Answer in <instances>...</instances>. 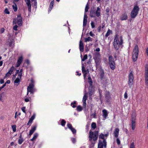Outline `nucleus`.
<instances>
[{"label": "nucleus", "instance_id": "nucleus-1", "mask_svg": "<svg viewBox=\"0 0 148 148\" xmlns=\"http://www.w3.org/2000/svg\"><path fill=\"white\" fill-rule=\"evenodd\" d=\"M98 135V132L97 131L95 132L94 133L93 132H90L88 138L89 140L91 142V144L90 145V147H92L94 146L97 139Z\"/></svg>", "mask_w": 148, "mask_h": 148}, {"label": "nucleus", "instance_id": "nucleus-2", "mask_svg": "<svg viewBox=\"0 0 148 148\" xmlns=\"http://www.w3.org/2000/svg\"><path fill=\"white\" fill-rule=\"evenodd\" d=\"M118 35H116L114 37V48L116 50L119 49L121 45L123 43V40L122 37L120 36L118 37Z\"/></svg>", "mask_w": 148, "mask_h": 148}, {"label": "nucleus", "instance_id": "nucleus-3", "mask_svg": "<svg viewBox=\"0 0 148 148\" xmlns=\"http://www.w3.org/2000/svg\"><path fill=\"white\" fill-rule=\"evenodd\" d=\"M139 10V8L137 4L134 5L133 9L131 12L130 16L132 18H134L137 15Z\"/></svg>", "mask_w": 148, "mask_h": 148}, {"label": "nucleus", "instance_id": "nucleus-4", "mask_svg": "<svg viewBox=\"0 0 148 148\" xmlns=\"http://www.w3.org/2000/svg\"><path fill=\"white\" fill-rule=\"evenodd\" d=\"M139 53L138 48V45H136L133 49L132 53L133 60L135 62L137 60Z\"/></svg>", "mask_w": 148, "mask_h": 148}, {"label": "nucleus", "instance_id": "nucleus-5", "mask_svg": "<svg viewBox=\"0 0 148 148\" xmlns=\"http://www.w3.org/2000/svg\"><path fill=\"white\" fill-rule=\"evenodd\" d=\"M108 63L111 69L113 70L115 68V63L114 59L112 56H110L108 58Z\"/></svg>", "mask_w": 148, "mask_h": 148}, {"label": "nucleus", "instance_id": "nucleus-6", "mask_svg": "<svg viewBox=\"0 0 148 148\" xmlns=\"http://www.w3.org/2000/svg\"><path fill=\"white\" fill-rule=\"evenodd\" d=\"M107 142L106 140H101L99 139L97 148H106Z\"/></svg>", "mask_w": 148, "mask_h": 148}, {"label": "nucleus", "instance_id": "nucleus-7", "mask_svg": "<svg viewBox=\"0 0 148 148\" xmlns=\"http://www.w3.org/2000/svg\"><path fill=\"white\" fill-rule=\"evenodd\" d=\"M22 19L20 15H18L17 17L14 19L13 21V24H17L19 26L22 25Z\"/></svg>", "mask_w": 148, "mask_h": 148}, {"label": "nucleus", "instance_id": "nucleus-8", "mask_svg": "<svg viewBox=\"0 0 148 148\" xmlns=\"http://www.w3.org/2000/svg\"><path fill=\"white\" fill-rule=\"evenodd\" d=\"M34 85L33 82V81L32 79L31 80V83L29 84V86L27 88V93L28 95L29 92H30L31 93H33L34 92Z\"/></svg>", "mask_w": 148, "mask_h": 148}, {"label": "nucleus", "instance_id": "nucleus-9", "mask_svg": "<svg viewBox=\"0 0 148 148\" xmlns=\"http://www.w3.org/2000/svg\"><path fill=\"white\" fill-rule=\"evenodd\" d=\"M134 79V75L132 72V71L128 75V83L129 88H131L132 85L133 84Z\"/></svg>", "mask_w": 148, "mask_h": 148}, {"label": "nucleus", "instance_id": "nucleus-10", "mask_svg": "<svg viewBox=\"0 0 148 148\" xmlns=\"http://www.w3.org/2000/svg\"><path fill=\"white\" fill-rule=\"evenodd\" d=\"M145 84L148 88V65H146L145 67Z\"/></svg>", "mask_w": 148, "mask_h": 148}, {"label": "nucleus", "instance_id": "nucleus-11", "mask_svg": "<svg viewBox=\"0 0 148 148\" xmlns=\"http://www.w3.org/2000/svg\"><path fill=\"white\" fill-rule=\"evenodd\" d=\"M100 54L99 52L95 53L94 59L97 65H98L101 62Z\"/></svg>", "mask_w": 148, "mask_h": 148}, {"label": "nucleus", "instance_id": "nucleus-12", "mask_svg": "<svg viewBox=\"0 0 148 148\" xmlns=\"http://www.w3.org/2000/svg\"><path fill=\"white\" fill-rule=\"evenodd\" d=\"M105 97L106 102L109 103L112 99L110 92L108 91H106L105 93Z\"/></svg>", "mask_w": 148, "mask_h": 148}, {"label": "nucleus", "instance_id": "nucleus-13", "mask_svg": "<svg viewBox=\"0 0 148 148\" xmlns=\"http://www.w3.org/2000/svg\"><path fill=\"white\" fill-rule=\"evenodd\" d=\"M22 75V73H21L18 74L17 77L14 81V83L15 84V85H16V86L18 85L20 82Z\"/></svg>", "mask_w": 148, "mask_h": 148}, {"label": "nucleus", "instance_id": "nucleus-14", "mask_svg": "<svg viewBox=\"0 0 148 148\" xmlns=\"http://www.w3.org/2000/svg\"><path fill=\"white\" fill-rule=\"evenodd\" d=\"M87 93H85L83 98L82 101L83 103V106L84 108H86V101L87 99Z\"/></svg>", "mask_w": 148, "mask_h": 148}, {"label": "nucleus", "instance_id": "nucleus-15", "mask_svg": "<svg viewBox=\"0 0 148 148\" xmlns=\"http://www.w3.org/2000/svg\"><path fill=\"white\" fill-rule=\"evenodd\" d=\"M82 73L84 74V77L85 78L86 77L87 73L89 72L88 69L87 70L85 69L84 64L83 63H82Z\"/></svg>", "mask_w": 148, "mask_h": 148}, {"label": "nucleus", "instance_id": "nucleus-16", "mask_svg": "<svg viewBox=\"0 0 148 148\" xmlns=\"http://www.w3.org/2000/svg\"><path fill=\"white\" fill-rule=\"evenodd\" d=\"M108 136V134H104L101 133L99 136V139L101 140H106Z\"/></svg>", "mask_w": 148, "mask_h": 148}, {"label": "nucleus", "instance_id": "nucleus-17", "mask_svg": "<svg viewBox=\"0 0 148 148\" xmlns=\"http://www.w3.org/2000/svg\"><path fill=\"white\" fill-rule=\"evenodd\" d=\"M14 69V67L12 66L10 69L9 71L6 73L5 75V77H7L9 76L12 73Z\"/></svg>", "mask_w": 148, "mask_h": 148}, {"label": "nucleus", "instance_id": "nucleus-18", "mask_svg": "<svg viewBox=\"0 0 148 148\" xmlns=\"http://www.w3.org/2000/svg\"><path fill=\"white\" fill-rule=\"evenodd\" d=\"M67 126L72 131L73 134H75L76 133V130L73 128L72 126V125L70 123H68Z\"/></svg>", "mask_w": 148, "mask_h": 148}, {"label": "nucleus", "instance_id": "nucleus-19", "mask_svg": "<svg viewBox=\"0 0 148 148\" xmlns=\"http://www.w3.org/2000/svg\"><path fill=\"white\" fill-rule=\"evenodd\" d=\"M23 60V58L22 56H21L18 58L17 63L16 64V67H18L20 66V65L22 63Z\"/></svg>", "mask_w": 148, "mask_h": 148}, {"label": "nucleus", "instance_id": "nucleus-20", "mask_svg": "<svg viewBox=\"0 0 148 148\" xmlns=\"http://www.w3.org/2000/svg\"><path fill=\"white\" fill-rule=\"evenodd\" d=\"M26 3L28 7V10L29 12L31 11V5L30 3V0H25Z\"/></svg>", "mask_w": 148, "mask_h": 148}, {"label": "nucleus", "instance_id": "nucleus-21", "mask_svg": "<svg viewBox=\"0 0 148 148\" xmlns=\"http://www.w3.org/2000/svg\"><path fill=\"white\" fill-rule=\"evenodd\" d=\"M101 9L99 7H97V9L95 12V15L97 17H99L101 15Z\"/></svg>", "mask_w": 148, "mask_h": 148}, {"label": "nucleus", "instance_id": "nucleus-22", "mask_svg": "<svg viewBox=\"0 0 148 148\" xmlns=\"http://www.w3.org/2000/svg\"><path fill=\"white\" fill-rule=\"evenodd\" d=\"M102 112H103V118L104 120H105L108 115V113L107 111L105 109H103L102 110Z\"/></svg>", "mask_w": 148, "mask_h": 148}, {"label": "nucleus", "instance_id": "nucleus-23", "mask_svg": "<svg viewBox=\"0 0 148 148\" xmlns=\"http://www.w3.org/2000/svg\"><path fill=\"white\" fill-rule=\"evenodd\" d=\"M119 130L118 128H116L114 132V136L116 138H117L119 134Z\"/></svg>", "mask_w": 148, "mask_h": 148}, {"label": "nucleus", "instance_id": "nucleus-24", "mask_svg": "<svg viewBox=\"0 0 148 148\" xmlns=\"http://www.w3.org/2000/svg\"><path fill=\"white\" fill-rule=\"evenodd\" d=\"M79 48L80 51L81 52H83L84 50L83 43L81 40L80 41L79 44Z\"/></svg>", "mask_w": 148, "mask_h": 148}, {"label": "nucleus", "instance_id": "nucleus-25", "mask_svg": "<svg viewBox=\"0 0 148 148\" xmlns=\"http://www.w3.org/2000/svg\"><path fill=\"white\" fill-rule=\"evenodd\" d=\"M127 15L125 14H123L121 16V20H125L127 19Z\"/></svg>", "mask_w": 148, "mask_h": 148}, {"label": "nucleus", "instance_id": "nucleus-26", "mask_svg": "<svg viewBox=\"0 0 148 148\" xmlns=\"http://www.w3.org/2000/svg\"><path fill=\"white\" fill-rule=\"evenodd\" d=\"M99 75L100 78L102 79L103 78L104 76V72L103 70L100 69L99 71Z\"/></svg>", "mask_w": 148, "mask_h": 148}, {"label": "nucleus", "instance_id": "nucleus-27", "mask_svg": "<svg viewBox=\"0 0 148 148\" xmlns=\"http://www.w3.org/2000/svg\"><path fill=\"white\" fill-rule=\"evenodd\" d=\"M54 3V2L53 1H51V2L50 3L49 7V11L50 12L51 11L52 8H53Z\"/></svg>", "mask_w": 148, "mask_h": 148}, {"label": "nucleus", "instance_id": "nucleus-28", "mask_svg": "<svg viewBox=\"0 0 148 148\" xmlns=\"http://www.w3.org/2000/svg\"><path fill=\"white\" fill-rule=\"evenodd\" d=\"M136 121H131V127L132 128V129L133 130H134L136 127Z\"/></svg>", "mask_w": 148, "mask_h": 148}, {"label": "nucleus", "instance_id": "nucleus-29", "mask_svg": "<svg viewBox=\"0 0 148 148\" xmlns=\"http://www.w3.org/2000/svg\"><path fill=\"white\" fill-rule=\"evenodd\" d=\"M23 139L22 137V135H20L19 137V139L18 140V144L20 145H21L23 142Z\"/></svg>", "mask_w": 148, "mask_h": 148}, {"label": "nucleus", "instance_id": "nucleus-30", "mask_svg": "<svg viewBox=\"0 0 148 148\" xmlns=\"http://www.w3.org/2000/svg\"><path fill=\"white\" fill-rule=\"evenodd\" d=\"M38 134L37 133H35L34 135L33 138L31 139V140L33 141L34 140H35L38 137Z\"/></svg>", "mask_w": 148, "mask_h": 148}, {"label": "nucleus", "instance_id": "nucleus-31", "mask_svg": "<svg viewBox=\"0 0 148 148\" xmlns=\"http://www.w3.org/2000/svg\"><path fill=\"white\" fill-rule=\"evenodd\" d=\"M136 115L134 114H132V121H136Z\"/></svg>", "mask_w": 148, "mask_h": 148}, {"label": "nucleus", "instance_id": "nucleus-32", "mask_svg": "<svg viewBox=\"0 0 148 148\" xmlns=\"http://www.w3.org/2000/svg\"><path fill=\"white\" fill-rule=\"evenodd\" d=\"M90 16L91 17H95V13L94 11H91L90 12Z\"/></svg>", "mask_w": 148, "mask_h": 148}, {"label": "nucleus", "instance_id": "nucleus-33", "mask_svg": "<svg viewBox=\"0 0 148 148\" xmlns=\"http://www.w3.org/2000/svg\"><path fill=\"white\" fill-rule=\"evenodd\" d=\"M92 41V39L90 37H88V38H85V41L86 42H87L91 41Z\"/></svg>", "mask_w": 148, "mask_h": 148}, {"label": "nucleus", "instance_id": "nucleus-34", "mask_svg": "<svg viewBox=\"0 0 148 148\" xmlns=\"http://www.w3.org/2000/svg\"><path fill=\"white\" fill-rule=\"evenodd\" d=\"M90 88H92V86H90V87H89V95L90 97L91 96H92V94L93 93V92H94L93 90H91V91L90 90Z\"/></svg>", "mask_w": 148, "mask_h": 148}, {"label": "nucleus", "instance_id": "nucleus-35", "mask_svg": "<svg viewBox=\"0 0 148 148\" xmlns=\"http://www.w3.org/2000/svg\"><path fill=\"white\" fill-rule=\"evenodd\" d=\"M112 32V31L110 29H108L107 32L106 33L105 36L106 37H107L110 34V33Z\"/></svg>", "mask_w": 148, "mask_h": 148}, {"label": "nucleus", "instance_id": "nucleus-36", "mask_svg": "<svg viewBox=\"0 0 148 148\" xmlns=\"http://www.w3.org/2000/svg\"><path fill=\"white\" fill-rule=\"evenodd\" d=\"M88 82L89 83V84L90 85V86H91L92 85V81L91 78V77H90V76H89L88 77Z\"/></svg>", "mask_w": 148, "mask_h": 148}, {"label": "nucleus", "instance_id": "nucleus-37", "mask_svg": "<svg viewBox=\"0 0 148 148\" xmlns=\"http://www.w3.org/2000/svg\"><path fill=\"white\" fill-rule=\"evenodd\" d=\"M8 44L9 46L10 47L12 45V44L13 43V40H8Z\"/></svg>", "mask_w": 148, "mask_h": 148}, {"label": "nucleus", "instance_id": "nucleus-38", "mask_svg": "<svg viewBox=\"0 0 148 148\" xmlns=\"http://www.w3.org/2000/svg\"><path fill=\"white\" fill-rule=\"evenodd\" d=\"M12 6L14 11H16L17 10V8L16 5L15 4L14 5H12Z\"/></svg>", "mask_w": 148, "mask_h": 148}, {"label": "nucleus", "instance_id": "nucleus-39", "mask_svg": "<svg viewBox=\"0 0 148 148\" xmlns=\"http://www.w3.org/2000/svg\"><path fill=\"white\" fill-rule=\"evenodd\" d=\"M77 110L78 111H81L82 110V106H78L76 108Z\"/></svg>", "mask_w": 148, "mask_h": 148}, {"label": "nucleus", "instance_id": "nucleus-40", "mask_svg": "<svg viewBox=\"0 0 148 148\" xmlns=\"http://www.w3.org/2000/svg\"><path fill=\"white\" fill-rule=\"evenodd\" d=\"M88 56L86 54L84 56L83 58L82 59V62L86 60L87 59Z\"/></svg>", "mask_w": 148, "mask_h": 148}, {"label": "nucleus", "instance_id": "nucleus-41", "mask_svg": "<svg viewBox=\"0 0 148 148\" xmlns=\"http://www.w3.org/2000/svg\"><path fill=\"white\" fill-rule=\"evenodd\" d=\"M87 19L84 18L83 26H85L87 24Z\"/></svg>", "mask_w": 148, "mask_h": 148}, {"label": "nucleus", "instance_id": "nucleus-42", "mask_svg": "<svg viewBox=\"0 0 148 148\" xmlns=\"http://www.w3.org/2000/svg\"><path fill=\"white\" fill-rule=\"evenodd\" d=\"M66 122L65 121V120L64 119H62L61 120V125L63 126H64L65 125V124H66Z\"/></svg>", "mask_w": 148, "mask_h": 148}, {"label": "nucleus", "instance_id": "nucleus-43", "mask_svg": "<svg viewBox=\"0 0 148 148\" xmlns=\"http://www.w3.org/2000/svg\"><path fill=\"white\" fill-rule=\"evenodd\" d=\"M12 129L13 131V132H15L16 131V126L15 125H12Z\"/></svg>", "mask_w": 148, "mask_h": 148}, {"label": "nucleus", "instance_id": "nucleus-44", "mask_svg": "<svg viewBox=\"0 0 148 148\" xmlns=\"http://www.w3.org/2000/svg\"><path fill=\"white\" fill-rule=\"evenodd\" d=\"M76 103V101H75L73 102H72L71 103V105L72 106V107L73 108H75L76 107V106L75 105Z\"/></svg>", "mask_w": 148, "mask_h": 148}, {"label": "nucleus", "instance_id": "nucleus-45", "mask_svg": "<svg viewBox=\"0 0 148 148\" xmlns=\"http://www.w3.org/2000/svg\"><path fill=\"white\" fill-rule=\"evenodd\" d=\"M91 127L92 128H95L96 127V124L95 123H92L91 124Z\"/></svg>", "mask_w": 148, "mask_h": 148}, {"label": "nucleus", "instance_id": "nucleus-46", "mask_svg": "<svg viewBox=\"0 0 148 148\" xmlns=\"http://www.w3.org/2000/svg\"><path fill=\"white\" fill-rule=\"evenodd\" d=\"M89 9L88 5V3H87L85 9V12H87L88 11V10Z\"/></svg>", "mask_w": 148, "mask_h": 148}, {"label": "nucleus", "instance_id": "nucleus-47", "mask_svg": "<svg viewBox=\"0 0 148 148\" xmlns=\"http://www.w3.org/2000/svg\"><path fill=\"white\" fill-rule=\"evenodd\" d=\"M4 12L5 13L7 14H10V12L7 8H5V10Z\"/></svg>", "mask_w": 148, "mask_h": 148}, {"label": "nucleus", "instance_id": "nucleus-48", "mask_svg": "<svg viewBox=\"0 0 148 148\" xmlns=\"http://www.w3.org/2000/svg\"><path fill=\"white\" fill-rule=\"evenodd\" d=\"M130 148H135L134 143H132L130 146Z\"/></svg>", "mask_w": 148, "mask_h": 148}, {"label": "nucleus", "instance_id": "nucleus-49", "mask_svg": "<svg viewBox=\"0 0 148 148\" xmlns=\"http://www.w3.org/2000/svg\"><path fill=\"white\" fill-rule=\"evenodd\" d=\"M71 140L72 141V142L73 144H75V143L76 142V139L75 138H71Z\"/></svg>", "mask_w": 148, "mask_h": 148}, {"label": "nucleus", "instance_id": "nucleus-50", "mask_svg": "<svg viewBox=\"0 0 148 148\" xmlns=\"http://www.w3.org/2000/svg\"><path fill=\"white\" fill-rule=\"evenodd\" d=\"M127 91H126L125 92L124 94V97L125 99H127L128 97L127 94Z\"/></svg>", "mask_w": 148, "mask_h": 148}, {"label": "nucleus", "instance_id": "nucleus-51", "mask_svg": "<svg viewBox=\"0 0 148 148\" xmlns=\"http://www.w3.org/2000/svg\"><path fill=\"white\" fill-rule=\"evenodd\" d=\"M35 114H34L31 117L30 119L31 120H32V121H33L34 119H35Z\"/></svg>", "mask_w": 148, "mask_h": 148}, {"label": "nucleus", "instance_id": "nucleus-52", "mask_svg": "<svg viewBox=\"0 0 148 148\" xmlns=\"http://www.w3.org/2000/svg\"><path fill=\"white\" fill-rule=\"evenodd\" d=\"M91 25L92 28H93L95 27L94 23L93 21H91Z\"/></svg>", "mask_w": 148, "mask_h": 148}, {"label": "nucleus", "instance_id": "nucleus-53", "mask_svg": "<svg viewBox=\"0 0 148 148\" xmlns=\"http://www.w3.org/2000/svg\"><path fill=\"white\" fill-rule=\"evenodd\" d=\"M109 11H110V9H109V8H107L106 9V12L107 13H108L107 14V15H109L108 13L109 12Z\"/></svg>", "mask_w": 148, "mask_h": 148}, {"label": "nucleus", "instance_id": "nucleus-54", "mask_svg": "<svg viewBox=\"0 0 148 148\" xmlns=\"http://www.w3.org/2000/svg\"><path fill=\"white\" fill-rule=\"evenodd\" d=\"M36 126H33V127H32L31 128V130H32L34 132L35 130H36Z\"/></svg>", "mask_w": 148, "mask_h": 148}, {"label": "nucleus", "instance_id": "nucleus-55", "mask_svg": "<svg viewBox=\"0 0 148 148\" xmlns=\"http://www.w3.org/2000/svg\"><path fill=\"white\" fill-rule=\"evenodd\" d=\"M32 121H32V120H31L29 119V121H28V123L27 124V125H31V124H32Z\"/></svg>", "mask_w": 148, "mask_h": 148}, {"label": "nucleus", "instance_id": "nucleus-56", "mask_svg": "<svg viewBox=\"0 0 148 148\" xmlns=\"http://www.w3.org/2000/svg\"><path fill=\"white\" fill-rule=\"evenodd\" d=\"M25 109V107H23L21 108L22 110L24 113H26Z\"/></svg>", "mask_w": 148, "mask_h": 148}, {"label": "nucleus", "instance_id": "nucleus-57", "mask_svg": "<svg viewBox=\"0 0 148 148\" xmlns=\"http://www.w3.org/2000/svg\"><path fill=\"white\" fill-rule=\"evenodd\" d=\"M34 131L31 129L30 130L29 133V135L30 136L34 132Z\"/></svg>", "mask_w": 148, "mask_h": 148}, {"label": "nucleus", "instance_id": "nucleus-58", "mask_svg": "<svg viewBox=\"0 0 148 148\" xmlns=\"http://www.w3.org/2000/svg\"><path fill=\"white\" fill-rule=\"evenodd\" d=\"M116 142H117V144H118V145H119L120 144V141L119 139V138H117V139H116Z\"/></svg>", "mask_w": 148, "mask_h": 148}, {"label": "nucleus", "instance_id": "nucleus-59", "mask_svg": "<svg viewBox=\"0 0 148 148\" xmlns=\"http://www.w3.org/2000/svg\"><path fill=\"white\" fill-rule=\"evenodd\" d=\"M18 27L17 25H16L14 26L13 29L15 30H16V31L17 30V28Z\"/></svg>", "mask_w": 148, "mask_h": 148}, {"label": "nucleus", "instance_id": "nucleus-60", "mask_svg": "<svg viewBox=\"0 0 148 148\" xmlns=\"http://www.w3.org/2000/svg\"><path fill=\"white\" fill-rule=\"evenodd\" d=\"M91 116H92L93 118H96V113L95 112L93 114L91 115Z\"/></svg>", "mask_w": 148, "mask_h": 148}, {"label": "nucleus", "instance_id": "nucleus-61", "mask_svg": "<svg viewBox=\"0 0 148 148\" xmlns=\"http://www.w3.org/2000/svg\"><path fill=\"white\" fill-rule=\"evenodd\" d=\"M89 34L90 36L92 37H93L95 35L91 31L90 32Z\"/></svg>", "mask_w": 148, "mask_h": 148}, {"label": "nucleus", "instance_id": "nucleus-62", "mask_svg": "<svg viewBox=\"0 0 148 148\" xmlns=\"http://www.w3.org/2000/svg\"><path fill=\"white\" fill-rule=\"evenodd\" d=\"M24 101L26 102H28L29 101V98H26L24 99Z\"/></svg>", "mask_w": 148, "mask_h": 148}, {"label": "nucleus", "instance_id": "nucleus-63", "mask_svg": "<svg viewBox=\"0 0 148 148\" xmlns=\"http://www.w3.org/2000/svg\"><path fill=\"white\" fill-rule=\"evenodd\" d=\"M84 19H87V14L86 13H84Z\"/></svg>", "mask_w": 148, "mask_h": 148}, {"label": "nucleus", "instance_id": "nucleus-64", "mask_svg": "<svg viewBox=\"0 0 148 148\" xmlns=\"http://www.w3.org/2000/svg\"><path fill=\"white\" fill-rule=\"evenodd\" d=\"M4 31V29L3 28H2L1 29L0 32L1 33H3Z\"/></svg>", "mask_w": 148, "mask_h": 148}]
</instances>
